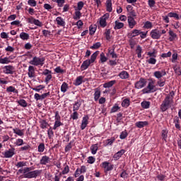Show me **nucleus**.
Wrapping results in <instances>:
<instances>
[{"label": "nucleus", "instance_id": "f257e3e1", "mask_svg": "<svg viewBox=\"0 0 181 181\" xmlns=\"http://www.w3.org/2000/svg\"><path fill=\"white\" fill-rule=\"evenodd\" d=\"M32 170V168L25 167L24 168H21L18 170V173H22L23 175L21 176L22 179H36L37 176L40 175L42 173L41 170Z\"/></svg>", "mask_w": 181, "mask_h": 181}, {"label": "nucleus", "instance_id": "f03ea898", "mask_svg": "<svg viewBox=\"0 0 181 181\" xmlns=\"http://www.w3.org/2000/svg\"><path fill=\"white\" fill-rule=\"evenodd\" d=\"M170 95H167L166 98L163 101L162 104L160 105V110L163 112L167 111L170 107V104L173 103V97L175 95V93H170Z\"/></svg>", "mask_w": 181, "mask_h": 181}, {"label": "nucleus", "instance_id": "7ed1b4c3", "mask_svg": "<svg viewBox=\"0 0 181 181\" xmlns=\"http://www.w3.org/2000/svg\"><path fill=\"white\" fill-rule=\"evenodd\" d=\"M98 51L95 52L90 57V59L85 60L81 66V71H84V70H87L88 67H90V64H92V63H94L95 62L97 57L98 56Z\"/></svg>", "mask_w": 181, "mask_h": 181}, {"label": "nucleus", "instance_id": "20e7f679", "mask_svg": "<svg viewBox=\"0 0 181 181\" xmlns=\"http://www.w3.org/2000/svg\"><path fill=\"white\" fill-rule=\"evenodd\" d=\"M155 81L151 80L148 82L147 86L141 90L142 94H151V93H155Z\"/></svg>", "mask_w": 181, "mask_h": 181}, {"label": "nucleus", "instance_id": "39448f33", "mask_svg": "<svg viewBox=\"0 0 181 181\" xmlns=\"http://www.w3.org/2000/svg\"><path fill=\"white\" fill-rule=\"evenodd\" d=\"M29 64H32V66H37L42 67L43 64H45V58L34 57L33 59L29 62Z\"/></svg>", "mask_w": 181, "mask_h": 181}, {"label": "nucleus", "instance_id": "423d86ee", "mask_svg": "<svg viewBox=\"0 0 181 181\" xmlns=\"http://www.w3.org/2000/svg\"><path fill=\"white\" fill-rule=\"evenodd\" d=\"M1 69L4 74H15V66L12 65H6Z\"/></svg>", "mask_w": 181, "mask_h": 181}, {"label": "nucleus", "instance_id": "0eeeda50", "mask_svg": "<svg viewBox=\"0 0 181 181\" xmlns=\"http://www.w3.org/2000/svg\"><path fill=\"white\" fill-rule=\"evenodd\" d=\"M146 79L140 78V79L134 83V87L137 90H141V88H144V87L146 86Z\"/></svg>", "mask_w": 181, "mask_h": 181}, {"label": "nucleus", "instance_id": "6e6552de", "mask_svg": "<svg viewBox=\"0 0 181 181\" xmlns=\"http://www.w3.org/2000/svg\"><path fill=\"white\" fill-rule=\"evenodd\" d=\"M110 18V13H106L99 19V25L100 28H105L107 26V20Z\"/></svg>", "mask_w": 181, "mask_h": 181}, {"label": "nucleus", "instance_id": "1a4fd4ad", "mask_svg": "<svg viewBox=\"0 0 181 181\" xmlns=\"http://www.w3.org/2000/svg\"><path fill=\"white\" fill-rule=\"evenodd\" d=\"M150 36L153 39L158 40V39H160L162 33H160V31H159L158 29H153L151 31Z\"/></svg>", "mask_w": 181, "mask_h": 181}, {"label": "nucleus", "instance_id": "9d476101", "mask_svg": "<svg viewBox=\"0 0 181 181\" xmlns=\"http://www.w3.org/2000/svg\"><path fill=\"white\" fill-rule=\"evenodd\" d=\"M127 23L129 29H134L137 24L136 21H135V18L132 16H127Z\"/></svg>", "mask_w": 181, "mask_h": 181}, {"label": "nucleus", "instance_id": "9b49d317", "mask_svg": "<svg viewBox=\"0 0 181 181\" xmlns=\"http://www.w3.org/2000/svg\"><path fill=\"white\" fill-rule=\"evenodd\" d=\"M153 76L156 77V78H158V80H160L162 77L166 76V71L165 69L161 71H156L153 73Z\"/></svg>", "mask_w": 181, "mask_h": 181}, {"label": "nucleus", "instance_id": "f8f14e48", "mask_svg": "<svg viewBox=\"0 0 181 181\" xmlns=\"http://www.w3.org/2000/svg\"><path fill=\"white\" fill-rule=\"evenodd\" d=\"M4 158H12L13 155H15V148H10L6 150L4 153H3Z\"/></svg>", "mask_w": 181, "mask_h": 181}, {"label": "nucleus", "instance_id": "ddd939ff", "mask_svg": "<svg viewBox=\"0 0 181 181\" xmlns=\"http://www.w3.org/2000/svg\"><path fill=\"white\" fill-rule=\"evenodd\" d=\"M139 35H141V30L134 29L128 34V37L132 39V37H136V36H139Z\"/></svg>", "mask_w": 181, "mask_h": 181}, {"label": "nucleus", "instance_id": "4468645a", "mask_svg": "<svg viewBox=\"0 0 181 181\" xmlns=\"http://www.w3.org/2000/svg\"><path fill=\"white\" fill-rule=\"evenodd\" d=\"M87 125H88V116H85L83 117L81 129L83 130L86 129L87 127Z\"/></svg>", "mask_w": 181, "mask_h": 181}, {"label": "nucleus", "instance_id": "2eb2a0df", "mask_svg": "<svg viewBox=\"0 0 181 181\" xmlns=\"http://www.w3.org/2000/svg\"><path fill=\"white\" fill-rule=\"evenodd\" d=\"M118 76L122 80H127V78H129V74L127 71H122L119 72Z\"/></svg>", "mask_w": 181, "mask_h": 181}, {"label": "nucleus", "instance_id": "dca6fc26", "mask_svg": "<svg viewBox=\"0 0 181 181\" xmlns=\"http://www.w3.org/2000/svg\"><path fill=\"white\" fill-rule=\"evenodd\" d=\"M40 165H47V163H50V158L47 156H44L41 158L40 160Z\"/></svg>", "mask_w": 181, "mask_h": 181}, {"label": "nucleus", "instance_id": "f3484780", "mask_svg": "<svg viewBox=\"0 0 181 181\" xmlns=\"http://www.w3.org/2000/svg\"><path fill=\"white\" fill-rule=\"evenodd\" d=\"M28 76L30 78H33L35 77V66H29Z\"/></svg>", "mask_w": 181, "mask_h": 181}, {"label": "nucleus", "instance_id": "a211bd4d", "mask_svg": "<svg viewBox=\"0 0 181 181\" xmlns=\"http://www.w3.org/2000/svg\"><path fill=\"white\" fill-rule=\"evenodd\" d=\"M105 6H106L107 12H112V0H107Z\"/></svg>", "mask_w": 181, "mask_h": 181}, {"label": "nucleus", "instance_id": "6ab92c4d", "mask_svg": "<svg viewBox=\"0 0 181 181\" xmlns=\"http://www.w3.org/2000/svg\"><path fill=\"white\" fill-rule=\"evenodd\" d=\"M100 97H101V90L100 88H97L95 89L94 100L98 101V100H100Z\"/></svg>", "mask_w": 181, "mask_h": 181}, {"label": "nucleus", "instance_id": "aec40b11", "mask_svg": "<svg viewBox=\"0 0 181 181\" xmlns=\"http://www.w3.org/2000/svg\"><path fill=\"white\" fill-rule=\"evenodd\" d=\"M125 153V150L122 149L120 151H119L117 153H116L113 158L115 160H118V159H119V158H121V156H123V154Z\"/></svg>", "mask_w": 181, "mask_h": 181}, {"label": "nucleus", "instance_id": "412c9836", "mask_svg": "<svg viewBox=\"0 0 181 181\" xmlns=\"http://www.w3.org/2000/svg\"><path fill=\"white\" fill-rule=\"evenodd\" d=\"M56 22L57 25H59V26H66V21H64V19L62 17H57Z\"/></svg>", "mask_w": 181, "mask_h": 181}, {"label": "nucleus", "instance_id": "4be33fe9", "mask_svg": "<svg viewBox=\"0 0 181 181\" xmlns=\"http://www.w3.org/2000/svg\"><path fill=\"white\" fill-rule=\"evenodd\" d=\"M168 33L170 35V42H173V40H176V39H177V35H176V33H175L172 30H170Z\"/></svg>", "mask_w": 181, "mask_h": 181}, {"label": "nucleus", "instance_id": "5701e85b", "mask_svg": "<svg viewBox=\"0 0 181 181\" xmlns=\"http://www.w3.org/2000/svg\"><path fill=\"white\" fill-rule=\"evenodd\" d=\"M83 78H84V77L82 76H78L74 83V86H81V84H83Z\"/></svg>", "mask_w": 181, "mask_h": 181}, {"label": "nucleus", "instance_id": "b1692460", "mask_svg": "<svg viewBox=\"0 0 181 181\" xmlns=\"http://www.w3.org/2000/svg\"><path fill=\"white\" fill-rule=\"evenodd\" d=\"M6 92L18 94L19 93V90H18V89H16L14 86H11L6 88Z\"/></svg>", "mask_w": 181, "mask_h": 181}, {"label": "nucleus", "instance_id": "393cba45", "mask_svg": "<svg viewBox=\"0 0 181 181\" xmlns=\"http://www.w3.org/2000/svg\"><path fill=\"white\" fill-rule=\"evenodd\" d=\"M10 57H5L4 58L0 57V64H9V63H11Z\"/></svg>", "mask_w": 181, "mask_h": 181}, {"label": "nucleus", "instance_id": "a878e982", "mask_svg": "<svg viewBox=\"0 0 181 181\" xmlns=\"http://www.w3.org/2000/svg\"><path fill=\"white\" fill-rule=\"evenodd\" d=\"M122 28H124V23H121V22H119V21H116L115 22L114 29L115 30H117L118 29H122Z\"/></svg>", "mask_w": 181, "mask_h": 181}, {"label": "nucleus", "instance_id": "bb28decb", "mask_svg": "<svg viewBox=\"0 0 181 181\" xmlns=\"http://www.w3.org/2000/svg\"><path fill=\"white\" fill-rule=\"evenodd\" d=\"M80 107H81V102H80V100H77L73 104V111H78V110H80Z\"/></svg>", "mask_w": 181, "mask_h": 181}, {"label": "nucleus", "instance_id": "cd10ccee", "mask_svg": "<svg viewBox=\"0 0 181 181\" xmlns=\"http://www.w3.org/2000/svg\"><path fill=\"white\" fill-rule=\"evenodd\" d=\"M90 149L92 155H95V153H97V151H98V144H93L90 146Z\"/></svg>", "mask_w": 181, "mask_h": 181}, {"label": "nucleus", "instance_id": "c85d7f7f", "mask_svg": "<svg viewBox=\"0 0 181 181\" xmlns=\"http://www.w3.org/2000/svg\"><path fill=\"white\" fill-rule=\"evenodd\" d=\"M115 83H117V81H115V80L110 81L109 82L105 83L103 84V87H104V88H110L112 87V86H114V84H115Z\"/></svg>", "mask_w": 181, "mask_h": 181}, {"label": "nucleus", "instance_id": "c756f323", "mask_svg": "<svg viewBox=\"0 0 181 181\" xmlns=\"http://www.w3.org/2000/svg\"><path fill=\"white\" fill-rule=\"evenodd\" d=\"M135 125L137 128H144V127H146V125H148V122H137L135 123Z\"/></svg>", "mask_w": 181, "mask_h": 181}, {"label": "nucleus", "instance_id": "7c9ffc66", "mask_svg": "<svg viewBox=\"0 0 181 181\" xmlns=\"http://www.w3.org/2000/svg\"><path fill=\"white\" fill-rule=\"evenodd\" d=\"M107 60H108V58L105 57V54H104V52L100 53L99 62L104 64L105 62H107Z\"/></svg>", "mask_w": 181, "mask_h": 181}, {"label": "nucleus", "instance_id": "2f4dec72", "mask_svg": "<svg viewBox=\"0 0 181 181\" xmlns=\"http://www.w3.org/2000/svg\"><path fill=\"white\" fill-rule=\"evenodd\" d=\"M141 105L142 108H144V110H148V108H149V107H151V102L143 101V102H141Z\"/></svg>", "mask_w": 181, "mask_h": 181}, {"label": "nucleus", "instance_id": "473e14b6", "mask_svg": "<svg viewBox=\"0 0 181 181\" xmlns=\"http://www.w3.org/2000/svg\"><path fill=\"white\" fill-rule=\"evenodd\" d=\"M104 35L105 36L106 40H111V30L110 29H106Z\"/></svg>", "mask_w": 181, "mask_h": 181}, {"label": "nucleus", "instance_id": "72a5a7b5", "mask_svg": "<svg viewBox=\"0 0 181 181\" xmlns=\"http://www.w3.org/2000/svg\"><path fill=\"white\" fill-rule=\"evenodd\" d=\"M81 18V12L80 10L75 9V15L74 16V19L75 21H78V19H80Z\"/></svg>", "mask_w": 181, "mask_h": 181}, {"label": "nucleus", "instance_id": "f704fd0d", "mask_svg": "<svg viewBox=\"0 0 181 181\" xmlns=\"http://www.w3.org/2000/svg\"><path fill=\"white\" fill-rule=\"evenodd\" d=\"M67 90H69V85L67 84V83L64 82L61 86V91L62 93H66Z\"/></svg>", "mask_w": 181, "mask_h": 181}, {"label": "nucleus", "instance_id": "c9c22d12", "mask_svg": "<svg viewBox=\"0 0 181 181\" xmlns=\"http://www.w3.org/2000/svg\"><path fill=\"white\" fill-rule=\"evenodd\" d=\"M20 38H21L22 40H28L29 35L25 32H22L20 33Z\"/></svg>", "mask_w": 181, "mask_h": 181}, {"label": "nucleus", "instance_id": "e433bc0d", "mask_svg": "<svg viewBox=\"0 0 181 181\" xmlns=\"http://www.w3.org/2000/svg\"><path fill=\"white\" fill-rule=\"evenodd\" d=\"M16 168H23L25 166H28V162L26 161H20V162H18L16 164Z\"/></svg>", "mask_w": 181, "mask_h": 181}, {"label": "nucleus", "instance_id": "4c0bfd02", "mask_svg": "<svg viewBox=\"0 0 181 181\" xmlns=\"http://www.w3.org/2000/svg\"><path fill=\"white\" fill-rule=\"evenodd\" d=\"M129 99H124L123 101L122 102V107H124V108H128V107H129Z\"/></svg>", "mask_w": 181, "mask_h": 181}, {"label": "nucleus", "instance_id": "58836bf2", "mask_svg": "<svg viewBox=\"0 0 181 181\" xmlns=\"http://www.w3.org/2000/svg\"><path fill=\"white\" fill-rule=\"evenodd\" d=\"M13 132L16 135H18V136H23L24 135L23 131L19 129H13Z\"/></svg>", "mask_w": 181, "mask_h": 181}, {"label": "nucleus", "instance_id": "ea45409f", "mask_svg": "<svg viewBox=\"0 0 181 181\" xmlns=\"http://www.w3.org/2000/svg\"><path fill=\"white\" fill-rule=\"evenodd\" d=\"M18 104H19L21 107H23L24 108L28 107V103L24 99H21L18 100Z\"/></svg>", "mask_w": 181, "mask_h": 181}, {"label": "nucleus", "instance_id": "a19ab883", "mask_svg": "<svg viewBox=\"0 0 181 181\" xmlns=\"http://www.w3.org/2000/svg\"><path fill=\"white\" fill-rule=\"evenodd\" d=\"M115 141V138L114 137L108 139L105 141V146H108L110 145H112V144H114Z\"/></svg>", "mask_w": 181, "mask_h": 181}, {"label": "nucleus", "instance_id": "79ce46f5", "mask_svg": "<svg viewBox=\"0 0 181 181\" xmlns=\"http://www.w3.org/2000/svg\"><path fill=\"white\" fill-rule=\"evenodd\" d=\"M168 129H163L162 130V138L163 139V141H165L168 139Z\"/></svg>", "mask_w": 181, "mask_h": 181}, {"label": "nucleus", "instance_id": "37998d69", "mask_svg": "<svg viewBox=\"0 0 181 181\" xmlns=\"http://www.w3.org/2000/svg\"><path fill=\"white\" fill-rule=\"evenodd\" d=\"M102 166L104 169H106V170H111V169H112V168L110 167V163L107 161L103 162Z\"/></svg>", "mask_w": 181, "mask_h": 181}, {"label": "nucleus", "instance_id": "c03bdc74", "mask_svg": "<svg viewBox=\"0 0 181 181\" xmlns=\"http://www.w3.org/2000/svg\"><path fill=\"white\" fill-rule=\"evenodd\" d=\"M37 152H40V153L45 152V144L40 143L37 147Z\"/></svg>", "mask_w": 181, "mask_h": 181}, {"label": "nucleus", "instance_id": "a18cd8bd", "mask_svg": "<svg viewBox=\"0 0 181 181\" xmlns=\"http://www.w3.org/2000/svg\"><path fill=\"white\" fill-rule=\"evenodd\" d=\"M168 17L175 18V19H177V21H179L180 19L179 14L173 12L168 13Z\"/></svg>", "mask_w": 181, "mask_h": 181}, {"label": "nucleus", "instance_id": "49530a36", "mask_svg": "<svg viewBox=\"0 0 181 181\" xmlns=\"http://www.w3.org/2000/svg\"><path fill=\"white\" fill-rule=\"evenodd\" d=\"M54 71L57 74H63V73L66 72V70L62 69L60 66H57L54 69Z\"/></svg>", "mask_w": 181, "mask_h": 181}, {"label": "nucleus", "instance_id": "de8ad7c7", "mask_svg": "<svg viewBox=\"0 0 181 181\" xmlns=\"http://www.w3.org/2000/svg\"><path fill=\"white\" fill-rule=\"evenodd\" d=\"M33 91H36L37 93H39V91H40V90H43L45 88V86L43 85H39L35 88H31Z\"/></svg>", "mask_w": 181, "mask_h": 181}, {"label": "nucleus", "instance_id": "09e8293b", "mask_svg": "<svg viewBox=\"0 0 181 181\" xmlns=\"http://www.w3.org/2000/svg\"><path fill=\"white\" fill-rule=\"evenodd\" d=\"M120 108L118 104H115L110 110L111 114L117 112Z\"/></svg>", "mask_w": 181, "mask_h": 181}, {"label": "nucleus", "instance_id": "8fccbe9b", "mask_svg": "<svg viewBox=\"0 0 181 181\" xmlns=\"http://www.w3.org/2000/svg\"><path fill=\"white\" fill-rule=\"evenodd\" d=\"M100 47H101V43L95 42V44L93 45V46L90 47V49L95 50L97 49H100Z\"/></svg>", "mask_w": 181, "mask_h": 181}, {"label": "nucleus", "instance_id": "3c124183", "mask_svg": "<svg viewBox=\"0 0 181 181\" xmlns=\"http://www.w3.org/2000/svg\"><path fill=\"white\" fill-rule=\"evenodd\" d=\"M128 136V132L127 130H124L120 133L119 138L120 139H125Z\"/></svg>", "mask_w": 181, "mask_h": 181}, {"label": "nucleus", "instance_id": "603ef678", "mask_svg": "<svg viewBox=\"0 0 181 181\" xmlns=\"http://www.w3.org/2000/svg\"><path fill=\"white\" fill-rule=\"evenodd\" d=\"M153 25H152V23L151 21H146L145 23H144V28L145 29H152V27Z\"/></svg>", "mask_w": 181, "mask_h": 181}, {"label": "nucleus", "instance_id": "864d4df0", "mask_svg": "<svg viewBox=\"0 0 181 181\" xmlns=\"http://www.w3.org/2000/svg\"><path fill=\"white\" fill-rule=\"evenodd\" d=\"M109 54L110 56H112V59H117L118 57V55L114 52V49L112 50L110 49H108Z\"/></svg>", "mask_w": 181, "mask_h": 181}, {"label": "nucleus", "instance_id": "5fc2aeb1", "mask_svg": "<svg viewBox=\"0 0 181 181\" xmlns=\"http://www.w3.org/2000/svg\"><path fill=\"white\" fill-rule=\"evenodd\" d=\"M62 125H63V123H62V122L55 121L54 127H53V129L56 130V129H57V128H59V127H62Z\"/></svg>", "mask_w": 181, "mask_h": 181}, {"label": "nucleus", "instance_id": "6e6d98bb", "mask_svg": "<svg viewBox=\"0 0 181 181\" xmlns=\"http://www.w3.org/2000/svg\"><path fill=\"white\" fill-rule=\"evenodd\" d=\"M83 7H84V2L79 1L77 4V8L75 9H76L77 11H81V9H83Z\"/></svg>", "mask_w": 181, "mask_h": 181}, {"label": "nucleus", "instance_id": "4d7b16f0", "mask_svg": "<svg viewBox=\"0 0 181 181\" xmlns=\"http://www.w3.org/2000/svg\"><path fill=\"white\" fill-rule=\"evenodd\" d=\"M25 143H23V139H18L15 142V145H16V146H22V145H23Z\"/></svg>", "mask_w": 181, "mask_h": 181}, {"label": "nucleus", "instance_id": "13d9d810", "mask_svg": "<svg viewBox=\"0 0 181 181\" xmlns=\"http://www.w3.org/2000/svg\"><path fill=\"white\" fill-rule=\"evenodd\" d=\"M11 26H22V24H21V21L19 20H16L11 23Z\"/></svg>", "mask_w": 181, "mask_h": 181}, {"label": "nucleus", "instance_id": "bf43d9fd", "mask_svg": "<svg viewBox=\"0 0 181 181\" xmlns=\"http://www.w3.org/2000/svg\"><path fill=\"white\" fill-rule=\"evenodd\" d=\"M174 71L177 76H180L181 75V69L180 66H174Z\"/></svg>", "mask_w": 181, "mask_h": 181}, {"label": "nucleus", "instance_id": "052dcab7", "mask_svg": "<svg viewBox=\"0 0 181 181\" xmlns=\"http://www.w3.org/2000/svg\"><path fill=\"white\" fill-rule=\"evenodd\" d=\"M48 125H49V124L47 123V122H46V120H42L40 122V127L42 129H45V128H46Z\"/></svg>", "mask_w": 181, "mask_h": 181}, {"label": "nucleus", "instance_id": "680f3d73", "mask_svg": "<svg viewBox=\"0 0 181 181\" xmlns=\"http://www.w3.org/2000/svg\"><path fill=\"white\" fill-rule=\"evenodd\" d=\"M147 63H148V64H156V59L153 57H150L147 61Z\"/></svg>", "mask_w": 181, "mask_h": 181}, {"label": "nucleus", "instance_id": "e2e57ef3", "mask_svg": "<svg viewBox=\"0 0 181 181\" xmlns=\"http://www.w3.org/2000/svg\"><path fill=\"white\" fill-rule=\"evenodd\" d=\"M71 118L72 119H78V112L77 111H74V112L71 115Z\"/></svg>", "mask_w": 181, "mask_h": 181}, {"label": "nucleus", "instance_id": "0e129e2a", "mask_svg": "<svg viewBox=\"0 0 181 181\" xmlns=\"http://www.w3.org/2000/svg\"><path fill=\"white\" fill-rule=\"evenodd\" d=\"M28 4L30 6L35 7V6H36V5H37V3L36 2L35 0H28Z\"/></svg>", "mask_w": 181, "mask_h": 181}, {"label": "nucleus", "instance_id": "69168bd1", "mask_svg": "<svg viewBox=\"0 0 181 181\" xmlns=\"http://www.w3.org/2000/svg\"><path fill=\"white\" fill-rule=\"evenodd\" d=\"M88 163H90V165H93L94 162H95V158L93 156H89L87 160Z\"/></svg>", "mask_w": 181, "mask_h": 181}, {"label": "nucleus", "instance_id": "338daca9", "mask_svg": "<svg viewBox=\"0 0 181 181\" xmlns=\"http://www.w3.org/2000/svg\"><path fill=\"white\" fill-rule=\"evenodd\" d=\"M157 179L158 180H160V181H164L165 179H166V175L163 174H159L158 175H157Z\"/></svg>", "mask_w": 181, "mask_h": 181}, {"label": "nucleus", "instance_id": "774afa93", "mask_svg": "<svg viewBox=\"0 0 181 181\" xmlns=\"http://www.w3.org/2000/svg\"><path fill=\"white\" fill-rule=\"evenodd\" d=\"M156 4V1L155 0H148V5L150 8H153Z\"/></svg>", "mask_w": 181, "mask_h": 181}]
</instances>
